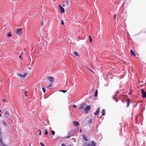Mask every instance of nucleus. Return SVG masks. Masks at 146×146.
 <instances>
[{
    "label": "nucleus",
    "mask_w": 146,
    "mask_h": 146,
    "mask_svg": "<svg viewBox=\"0 0 146 146\" xmlns=\"http://www.w3.org/2000/svg\"><path fill=\"white\" fill-rule=\"evenodd\" d=\"M91 109V106L89 105H87L86 108L84 109V112L85 114L88 113L89 111Z\"/></svg>",
    "instance_id": "obj_1"
},
{
    "label": "nucleus",
    "mask_w": 146,
    "mask_h": 146,
    "mask_svg": "<svg viewBox=\"0 0 146 146\" xmlns=\"http://www.w3.org/2000/svg\"><path fill=\"white\" fill-rule=\"evenodd\" d=\"M22 33V28L17 29H16V34L20 36L21 35Z\"/></svg>",
    "instance_id": "obj_2"
},
{
    "label": "nucleus",
    "mask_w": 146,
    "mask_h": 146,
    "mask_svg": "<svg viewBox=\"0 0 146 146\" xmlns=\"http://www.w3.org/2000/svg\"><path fill=\"white\" fill-rule=\"evenodd\" d=\"M28 74L26 72L24 74L22 75L20 74V73H17V75L19 76H20L22 78H25L27 75Z\"/></svg>",
    "instance_id": "obj_3"
},
{
    "label": "nucleus",
    "mask_w": 146,
    "mask_h": 146,
    "mask_svg": "<svg viewBox=\"0 0 146 146\" xmlns=\"http://www.w3.org/2000/svg\"><path fill=\"white\" fill-rule=\"evenodd\" d=\"M141 92L143 98H146V92H144L143 89H141Z\"/></svg>",
    "instance_id": "obj_4"
},
{
    "label": "nucleus",
    "mask_w": 146,
    "mask_h": 146,
    "mask_svg": "<svg viewBox=\"0 0 146 146\" xmlns=\"http://www.w3.org/2000/svg\"><path fill=\"white\" fill-rule=\"evenodd\" d=\"M86 106V104L85 103H83L82 104L80 105V106L78 107V109H83L84 108V107H85Z\"/></svg>",
    "instance_id": "obj_5"
},
{
    "label": "nucleus",
    "mask_w": 146,
    "mask_h": 146,
    "mask_svg": "<svg viewBox=\"0 0 146 146\" xmlns=\"http://www.w3.org/2000/svg\"><path fill=\"white\" fill-rule=\"evenodd\" d=\"M59 7L60 8V11L61 13H64V8L62 7L60 5H59Z\"/></svg>",
    "instance_id": "obj_6"
},
{
    "label": "nucleus",
    "mask_w": 146,
    "mask_h": 146,
    "mask_svg": "<svg viewBox=\"0 0 146 146\" xmlns=\"http://www.w3.org/2000/svg\"><path fill=\"white\" fill-rule=\"evenodd\" d=\"M100 111V108H98L97 109L96 111L94 113V115H98Z\"/></svg>",
    "instance_id": "obj_7"
},
{
    "label": "nucleus",
    "mask_w": 146,
    "mask_h": 146,
    "mask_svg": "<svg viewBox=\"0 0 146 146\" xmlns=\"http://www.w3.org/2000/svg\"><path fill=\"white\" fill-rule=\"evenodd\" d=\"M48 79L49 80L50 82H54V78L52 76H49L48 78Z\"/></svg>",
    "instance_id": "obj_8"
},
{
    "label": "nucleus",
    "mask_w": 146,
    "mask_h": 146,
    "mask_svg": "<svg viewBox=\"0 0 146 146\" xmlns=\"http://www.w3.org/2000/svg\"><path fill=\"white\" fill-rule=\"evenodd\" d=\"M74 124L76 126H78L79 125V123L77 121H73Z\"/></svg>",
    "instance_id": "obj_9"
},
{
    "label": "nucleus",
    "mask_w": 146,
    "mask_h": 146,
    "mask_svg": "<svg viewBox=\"0 0 146 146\" xmlns=\"http://www.w3.org/2000/svg\"><path fill=\"white\" fill-rule=\"evenodd\" d=\"M130 53L131 55H133L135 56H136V55L135 54L134 52L132 49L131 50H130Z\"/></svg>",
    "instance_id": "obj_10"
},
{
    "label": "nucleus",
    "mask_w": 146,
    "mask_h": 146,
    "mask_svg": "<svg viewBox=\"0 0 146 146\" xmlns=\"http://www.w3.org/2000/svg\"><path fill=\"white\" fill-rule=\"evenodd\" d=\"M130 100L129 99H128L127 100V107H128L129 104H130Z\"/></svg>",
    "instance_id": "obj_11"
},
{
    "label": "nucleus",
    "mask_w": 146,
    "mask_h": 146,
    "mask_svg": "<svg viewBox=\"0 0 146 146\" xmlns=\"http://www.w3.org/2000/svg\"><path fill=\"white\" fill-rule=\"evenodd\" d=\"M102 113V116H103L105 115V110L104 109H103L101 112Z\"/></svg>",
    "instance_id": "obj_12"
},
{
    "label": "nucleus",
    "mask_w": 146,
    "mask_h": 146,
    "mask_svg": "<svg viewBox=\"0 0 146 146\" xmlns=\"http://www.w3.org/2000/svg\"><path fill=\"white\" fill-rule=\"evenodd\" d=\"M74 54L76 56H79L80 55L77 52L75 51Z\"/></svg>",
    "instance_id": "obj_13"
},
{
    "label": "nucleus",
    "mask_w": 146,
    "mask_h": 146,
    "mask_svg": "<svg viewBox=\"0 0 146 146\" xmlns=\"http://www.w3.org/2000/svg\"><path fill=\"white\" fill-rule=\"evenodd\" d=\"M92 146H96V143L95 141H94L92 140Z\"/></svg>",
    "instance_id": "obj_14"
},
{
    "label": "nucleus",
    "mask_w": 146,
    "mask_h": 146,
    "mask_svg": "<svg viewBox=\"0 0 146 146\" xmlns=\"http://www.w3.org/2000/svg\"><path fill=\"white\" fill-rule=\"evenodd\" d=\"M12 36V35L11 32H9L7 34V36L8 37H10Z\"/></svg>",
    "instance_id": "obj_15"
},
{
    "label": "nucleus",
    "mask_w": 146,
    "mask_h": 146,
    "mask_svg": "<svg viewBox=\"0 0 146 146\" xmlns=\"http://www.w3.org/2000/svg\"><path fill=\"white\" fill-rule=\"evenodd\" d=\"M98 95V90L97 89L96 90V92L94 94V96L96 97Z\"/></svg>",
    "instance_id": "obj_16"
},
{
    "label": "nucleus",
    "mask_w": 146,
    "mask_h": 146,
    "mask_svg": "<svg viewBox=\"0 0 146 146\" xmlns=\"http://www.w3.org/2000/svg\"><path fill=\"white\" fill-rule=\"evenodd\" d=\"M88 38H89V40L90 42H92V38H91V37L90 36H88Z\"/></svg>",
    "instance_id": "obj_17"
},
{
    "label": "nucleus",
    "mask_w": 146,
    "mask_h": 146,
    "mask_svg": "<svg viewBox=\"0 0 146 146\" xmlns=\"http://www.w3.org/2000/svg\"><path fill=\"white\" fill-rule=\"evenodd\" d=\"M70 135L69 134L68 135H67L64 138L65 139L69 138H70Z\"/></svg>",
    "instance_id": "obj_18"
},
{
    "label": "nucleus",
    "mask_w": 146,
    "mask_h": 146,
    "mask_svg": "<svg viewBox=\"0 0 146 146\" xmlns=\"http://www.w3.org/2000/svg\"><path fill=\"white\" fill-rule=\"evenodd\" d=\"M52 86V85L51 84H50L49 85L47 86V88L48 89H50V88Z\"/></svg>",
    "instance_id": "obj_19"
},
{
    "label": "nucleus",
    "mask_w": 146,
    "mask_h": 146,
    "mask_svg": "<svg viewBox=\"0 0 146 146\" xmlns=\"http://www.w3.org/2000/svg\"><path fill=\"white\" fill-rule=\"evenodd\" d=\"M44 131H45L44 134L46 135H47L48 134V131L47 130H45Z\"/></svg>",
    "instance_id": "obj_20"
},
{
    "label": "nucleus",
    "mask_w": 146,
    "mask_h": 146,
    "mask_svg": "<svg viewBox=\"0 0 146 146\" xmlns=\"http://www.w3.org/2000/svg\"><path fill=\"white\" fill-rule=\"evenodd\" d=\"M66 3L67 5H68L70 4L69 0H66Z\"/></svg>",
    "instance_id": "obj_21"
},
{
    "label": "nucleus",
    "mask_w": 146,
    "mask_h": 146,
    "mask_svg": "<svg viewBox=\"0 0 146 146\" xmlns=\"http://www.w3.org/2000/svg\"><path fill=\"white\" fill-rule=\"evenodd\" d=\"M38 132H39V133H38V135H39V136L41 135V131L39 129V130H38Z\"/></svg>",
    "instance_id": "obj_22"
},
{
    "label": "nucleus",
    "mask_w": 146,
    "mask_h": 146,
    "mask_svg": "<svg viewBox=\"0 0 146 146\" xmlns=\"http://www.w3.org/2000/svg\"><path fill=\"white\" fill-rule=\"evenodd\" d=\"M27 91H25L24 92V95L25 96V98L26 99V97H27Z\"/></svg>",
    "instance_id": "obj_23"
},
{
    "label": "nucleus",
    "mask_w": 146,
    "mask_h": 146,
    "mask_svg": "<svg viewBox=\"0 0 146 146\" xmlns=\"http://www.w3.org/2000/svg\"><path fill=\"white\" fill-rule=\"evenodd\" d=\"M89 124H91L92 123V119H89L88 122Z\"/></svg>",
    "instance_id": "obj_24"
},
{
    "label": "nucleus",
    "mask_w": 146,
    "mask_h": 146,
    "mask_svg": "<svg viewBox=\"0 0 146 146\" xmlns=\"http://www.w3.org/2000/svg\"><path fill=\"white\" fill-rule=\"evenodd\" d=\"M40 143L41 146H45L44 143L42 142H40Z\"/></svg>",
    "instance_id": "obj_25"
},
{
    "label": "nucleus",
    "mask_w": 146,
    "mask_h": 146,
    "mask_svg": "<svg viewBox=\"0 0 146 146\" xmlns=\"http://www.w3.org/2000/svg\"><path fill=\"white\" fill-rule=\"evenodd\" d=\"M55 132L54 131H52V134L53 135H54L55 134Z\"/></svg>",
    "instance_id": "obj_26"
},
{
    "label": "nucleus",
    "mask_w": 146,
    "mask_h": 146,
    "mask_svg": "<svg viewBox=\"0 0 146 146\" xmlns=\"http://www.w3.org/2000/svg\"><path fill=\"white\" fill-rule=\"evenodd\" d=\"M42 90H43L44 93H45V92L46 91V90H45V88H42Z\"/></svg>",
    "instance_id": "obj_27"
},
{
    "label": "nucleus",
    "mask_w": 146,
    "mask_h": 146,
    "mask_svg": "<svg viewBox=\"0 0 146 146\" xmlns=\"http://www.w3.org/2000/svg\"><path fill=\"white\" fill-rule=\"evenodd\" d=\"M60 91L62 92L63 93H65L67 92V90H60Z\"/></svg>",
    "instance_id": "obj_28"
},
{
    "label": "nucleus",
    "mask_w": 146,
    "mask_h": 146,
    "mask_svg": "<svg viewBox=\"0 0 146 146\" xmlns=\"http://www.w3.org/2000/svg\"><path fill=\"white\" fill-rule=\"evenodd\" d=\"M116 17V15L115 14L114 15V17H113V19L114 20H115V19Z\"/></svg>",
    "instance_id": "obj_29"
},
{
    "label": "nucleus",
    "mask_w": 146,
    "mask_h": 146,
    "mask_svg": "<svg viewBox=\"0 0 146 146\" xmlns=\"http://www.w3.org/2000/svg\"><path fill=\"white\" fill-rule=\"evenodd\" d=\"M89 70L92 73H94V72L90 68H89Z\"/></svg>",
    "instance_id": "obj_30"
},
{
    "label": "nucleus",
    "mask_w": 146,
    "mask_h": 146,
    "mask_svg": "<svg viewBox=\"0 0 146 146\" xmlns=\"http://www.w3.org/2000/svg\"><path fill=\"white\" fill-rule=\"evenodd\" d=\"M72 107L73 108H76L77 107L76 106V105H75V104H74L72 106Z\"/></svg>",
    "instance_id": "obj_31"
},
{
    "label": "nucleus",
    "mask_w": 146,
    "mask_h": 146,
    "mask_svg": "<svg viewBox=\"0 0 146 146\" xmlns=\"http://www.w3.org/2000/svg\"><path fill=\"white\" fill-rule=\"evenodd\" d=\"M5 113V114H7L9 115V112L7 111H6Z\"/></svg>",
    "instance_id": "obj_32"
},
{
    "label": "nucleus",
    "mask_w": 146,
    "mask_h": 146,
    "mask_svg": "<svg viewBox=\"0 0 146 146\" xmlns=\"http://www.w3.org/2000/svg\"><path fill=\"white\" fill-rule=\"evenodd\" d=\"M61 24L62 25H64V22H63V20H62V21H61Z\"/></svg>",
    "instance_id": "obj_33"
},
{
    "label": "nucleus",
    "mask_w": 146,
    "mask_h": 146,
    "mask_svg": "<svg viewBox=\"0 0 146 146\" xmlns=\"http://www.w3.org/2000/svg\"><path fill=\"white\" fill-rule=\"evenodd\" d=\"M61 146H66L65 145L64 143H62V145H61Z\"/></svg>",
    "instance_id": "obj_34"
},
{
    "label": "nucleus",
    "mask_w": 146,
    "mask_h": 146,
    "mask_svg": "<svg viewBox=\"0 0 146 146\" xmlns=\"http://www.w3.org/2000/svg\"><path fill=\"white\" fill-rule=\"evenodd\" d=\"M0 143H1V144H2V143H2V139H0Z\"/></svg>",
    "instance_id": "obj_35"
},
{
    "label": "nucleus",
    "mask_w": 146,
    "mask_h": 146,
    "mask_svg": "<svg viewBox=\"0 0 146 146\" xmlns=\"http://www.w3.org/2000/svg\"><path fill=\"white\" fill-rule=\"evenodd\" d=\"M84 139L86 141H88V140L86 138H84Z\"/></svg>",
    "instance_id": "obj_36"
},
{
    "label": "nucleus",
    "mask_w": 146,
    "mask_h": 146,
    "mask_svg": "<svg viewBox=\"0 0 146 146\" xmlns=\"http://www.w3.org/2000/svg\"><path fill=\"white\" fill-rule=\"evenodd\" d=\"M113 99H114V100H115L116 99V98L115 97H114V96H113Z\"/></svg>",
    "instance_id": "obj_37"
},
{
    "label": "nucleus",
    "mask_w": 146,
    "mask_h": 146,
    "mask_svg": "<svg viewBox=\"0 0 146 146\" xmlns=\"http://www.w3.org/2000/svg\"><path fill=\"white\" fill-rule=\"evenodd\" d=\"M115 101L116 102H117V101H118V100H117V99H115Z\"/></svg>",
    "instance_id": "obj_38"
},
{
    "label": "nucleus",
    "mask_w": 146,
    "mask_h": 146,
    "mask_svg": "<svg viewBox=\"0 0 146 146\" xmlns=\"http://www.w3.org/2000/svg\"><path fill=\"white\" fill-rule=\"evenodd\" d=\"M43 25V22H42V25Z\"/></svg>",
    "instance_id": "obj_39"
},
{
    "label": "nucleus",
    "mask_w": 146,
    "mask_h": 146,
    "mask_svg": "<svg viewBox=\"0 0 146 146\" xmlns=\"http://www.w3.org/2000/svg\"><path fill=\"white\" fill-rule=\"evenodd\" d=\"M19 58H21V56H19Z\"/></svg>",
    "instance_id": "obj_40"
},
{
    "label": "nucleus",
    "mask_w": 146,
    "mask_h": 146,
    "mask_svg": "<svg viewBox=\"0 0 146 146\" xmlns=\"http://www.w3.org/2000/svg\"><path fill=\"white\" fill-rule=\"evenodd\" d=\"M3 100L4 102H5V100H4V99H3Z\"/></svg>",
    "instance_id": "obj_41"
},
{
    "label": "nucleus",
    "mask_w": 146,
    "mask_h": 146,
    "mask_svg": "<svg viewBox=\"0 0 146 146\" xmlns=\"http://www.w3.org/2000/svg\"><path fill=\"white\" fill-rule=\"evenodd\" d=\"M31 143H30V144H29V146H31Z\"/></svg>",
    "instance_id": "obj_42"
},
{
    "label": "nucleus",
    "mask_w": 146,
    "mask_h": 146,
    "mask_svg": "<svg viewBox=\"0 0 146 146\" xmlns=\"http://www.w3.org/2000/svg\"><path fill=\"white\" fill-rule=\"evenodd\" d=\"M68 146H72L71 145H70Z\"/></svg>",
    "instance_id": "obj_43"
},
{
    "label": "nucleus",
    "mask_w": 146,
    "mask_h": 146,
    "mask_svg": "<svg viewBox=\"0 0 146 146\" xmlns=\"http://www.w3.org/2000/svg\"><path fill=\"white\" fill-rule=\"evenodd\" d=\"M119 93V92H116V93L117 94H118V93Z\"/></svg>",
    "instance_id": "obj_44"
},
{
    "label": "nucleus",
    "mask_w": 146,
    "mask_h": 146,
    "mask_svg": "<svg viewBox=\"0 0 146 146\" xmlns=\"http://www.w3.org/2000/svg\"><path fill=\"white\" fill-rule=\"evenodd\" d=\"M80 132L81 133L82 132V130L81 129L80 130Z\"/></svg>",
    "instance_id": "obj_45"
},
{
    "label": "nucleus",
    "mask_w": 146,
    "mask_h": 146,
    "mask_svg": "<svg viewBox=\"0 0 146 146\" xmlns=\"http://www.w3.org/2000/svg\"><path fill=\"white\" fill-rule=\"evenodd\" d=\"M64 6H65V5H63V7H64Z\"/></svg>",
    "instance_id": "obj_46"
},
{
    "label": "nucleus",
    "mask_w": 146,
    "mask_h": 146,
    "mask_svg": "<svg viewBox=\"0 0 146 146\" xmlns=\"http://www.w3.org/2000/svg\"><path fill=\"white\" fill-rule=\"evenodd\" d=\"M141 83H143V82H142V81H141Z\"/></svg>",
    "instance_id": "obj_47"
},
{
    "label": "nucleus",
    "mask_w": 146,
    "mask_h": 146,
    "mask_svg": "<svg viewBox=\"0 0 146 146\" xmlns=\"http://www.w3.org/2000/svg\"><path fill=\"white\" fill-rule=\"evenodd\" d=\"M145 33H146V30L145 31Z\"/></svg>",
    "instance_id": "obj_48"
},
{
    "label": "nucleus",
    "mask_w": 146,
    "mask_h": 146,
    "mask_svg": "<svg viewBox=\"0 0 146 146\" xmlns=\"http://www.w3.org/2000/svg\"><path fill=\"white\" fill-rule=\"evenodd\" d=\"M1 110H0V112H1Z\"/></svg>",
    "instance_id": "obj_49"
},
{
    "label": "nucleus",
    "mask_w": 146,
    "mask_h": 146,
    "mask_svg": "<svg viewBox=\"0 0 146 146\" xmlns=\"http://www.w3.org/2000/svg\"><path fill=\"white\" fill-rule=\"evenodd\" d=\"M1 116V114H0V117Z\"/></svg>",
    "instance_id": "obj_50"
}]
</instances>
